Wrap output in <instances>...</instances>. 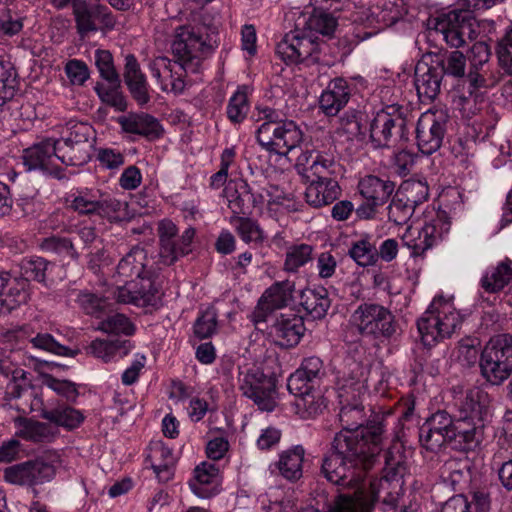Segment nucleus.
Instances as JSON below:
<instances>
[{
  "instance_id": "f257e3e1",
  "label": "nucleus",
  "mask_w": 512,
  "mask_h": 512,
  "mask_svg": "<svg viewBox=\"0 0 512 512\" xmlns=\"http://www.w3.org/2000/svg\"><path fill=\"white\" fill-rule=\"evenodd\" d=\"M343 429L335 436L333 451L324 459L322 472L331 483L354 488L353 495H339L328 512H371L378 496V487L383 490L393 484L395 492H389L383 499L384 509H393L399 499L406 471L404 455L399 443L385 455V475L380 480L364 482V473L372 468L381 451V425L363 427V411L357 405L344 406L340 411ZM318 512V511H303Z\"/></svg>"
},
{
  "instance_id": "f03ea898",
  "label": "nucleus",
  "mask_w": 512,
  "mask_h": 512,
  "mask_svg": "<svg viewBox=\"0 0 512 512\" xmlns=\"http://www.w3.org/2000/svg\"><path fill=\"white\" fill-rule=\"evenodd\" d=\"M147 254L144 249L134 247L119 262L116 272V301L137 307L155 305L157 287L147 268Z\"/></svg>"
},
{
  "instance_id": "7ed1b4c3",
  "label": "nucleus",
  "mask_w": 512,
  "mask_h": 512,
  "mask_svg": "<svg viewBox=\"0 0 512 512\" xmlns=\"http://www.w3.org/2000/svg\"><path fill=\"white\" fill-rule=\"evenodd\" d=\"M464 315L453 302V296L435 295L426 311L417 320L421 343L428 348L450 338L458 330Z\"/></svg>"
},
{
  "instance_id": "20e7f679",
  "label": "nucleus",
  "mask_w": 512,
  "mask_h": 512,
  "mask_svg": "<svg viewBox=\"0 0 512 512\" xmlns=\"http://www.w3.org/2000/svg\"><path fill=\"white\" fill-rule=\"evenodd\" d=\"M255 120L262 122L257 128L256 138L263 149L278 155H287L300 145L303 133L292 120H283L280 113L259 105L255 108Z\"/></svg>"
},
{
  "instance_id": "39448f33",
  "label": "nucleus",
  "mask_w": 512,
  "mask_h": 512,
  "mask_svg": "<svg viewBox=\"0 0 512 512\" xmlns=\"http://www.w3.org/2000/svg\"><path fill=\"white\" fill-rule=\"evenodd\" d=\"M223 195L235 215L247 213L251 206L260 213L273 215L279 211L285 200L283 191L277 186L255 189L242 179L228 182Z\"/></svg>"
},
{
  "instance_id": "423d86ee",
  "label": "nucleus",
  "mask_w": 512,
  "mask_h": 512,
  "mask_svg": "<svg viewBox=\"0 0 512 512\" xmlns=\"http://www.w3.org/2000/svg\"><path fill=\"white\" fill-rule=\"evenodd\" d=\"M449 230L450 221L446 211L432 207L424 211L421 219L413 221L406 228L401 239L413 256H419L440 243Z\"/></svg>"
},
{
  "instance_id": "0eeeda50",
  "label": "nucleus",
  "mask_w": 512,
  "mask_h": 512,
  "mask_svg": "<svg viewBox=\"0 0 512 512\" xmlns=\"http://www.w3.org/2000/svg\"><path fill=\"white\" fill-rule=\"evenodd\" d=\"M454 405L459 412V422L467 423V430H459L463 433L466 442L478 441L477 434L481 432L484 422L490 416V398L482 388L473 386L464 388L455 386L452 389Z\"/></svg>"
},
{
  "instance_id": "6e6552de",
  "label": "nucleus",
  "mask_w": 512,
  "mask_h": 512,
  "mask_svg": "<svg viewBox=\"0 0 512 512\" xmlns=\"http://www.w3.org/2000/svg\"><path fill=\"white\" fill-rule=\"evenodd\" d=\"M480 368L483 377L493 385L506 380L512 373V335H494L481 353Z\"/></svg>"
},
{
  "instance_id": "1a4fd4ad",
  "label": "nucleus",
  "mask_w": 512,
  "mask_h": 512,
  "mask_svg": "<svg viewBox=\"0 0 512 512\" xmlns=\"http://www.w3.org/2000/svg\"><path fill=\"white\" fill-rule=\"evenodd\" d=\"M210 48L204 36L192 26L177 28L171 42L174 59L180 61L191 73H197L201 69Z\"/></svg>"
},
{
  "instance_id": "9d476101",
  "label": "nucleus",
  "mask_w": 512,
  "mask_h": 512,
  "mask_svg": "<svg viewBox=\"0 0 512 512\" xmlns=\"http://www.w3.org/2000/svg\"><path fill=\"white\" fill-rule=\"evenodd\" d=\"M239 387L243 395L251 399L261 411L271 412L276 407V385L274 379L260 367L254 365L239 374Z\"/></svg>"
},
{
  "instance_id": "9b49d317",
  "label": "nucleus",
  "mask_w": 512,
  "mask_h": 512,
  "mask_svg": "<svg viewBox=\"0 0 512 512\" xmlns=\"http://www.w3.org/2000/svg\"><path fill=\"white\" fill-rule=\"evenodd\" d=\"M92 127L86 123L69 120L62 127L60 138L56 139L63 147L61 157L65 165L80 166L90 159L89 138L92 136Z\"/></svg>"
},
{
  "instance_id": "f8f14e48",
  "label": "nucleus",
  "mask_w": 512,
  "mask_h": 512,
  "mask_svg": "<svg viewBox=\"0 0 512 512\" xmlns=\"http://www.w3.org/2000/svg\"><path fill=\"white\" fill-rule=\"evenodd\" d=\"M350 323L360 334L389 337L394 333L393 315L382 305L364 303L357 307Z\"/></svg>"
},
{
  "instance_id": "ddd939ff",
  "label": "nucleus",
  "mask_w": 512,
  "mask_h": 512,
  "mask_svg": "<svg viewBox=\"0 0 512 512\" xmlns=\"http://www.w3.org/2000/svg\"><path fill=\"white\" fill-rule=\"evenodd\" d=\"M459 430H467L462 422L453 423L451 416L445 411H438L433 414L420 428V443L427 450L436 451L447 441L460 436L463 433Z\"/></svg>"
},
{
  "instance_id": "4468645a",
  "label": "nucleus",
  "mask_w": 512,
  "mask_h": 512,
  "mask_svg": "<svg viewBox=\"0 0 512 512\" xmlns=\"http://www.w3.org/2000/svg\"><path fill=\"white\" fill-rule=\"evenodd\" d=\"M447 119L442 110H428L421 114L416 125L417 146L421 153L431 155L441 147Z\"/></svg>"
},
{
  "instance_id": "2eb2a0df",
  "label": "nucleus",
  "mask_w": 512,
  "mask_h": 512,
  "mask_svg": "<svg viewBox=\"0 0 512 512\" xmlns=\"http://www.w3.org/2000/svg\"><path fill=\"white\" fill-rule=\"evenodd\" d=\"M62 153L63 147L57 144L56 139L48 138L23 151V164L27 171L52 174L60 169V164H65Z\"/></svg>"
},
{
  "instance_id": "dca6fc26",
  "label": "nucleus",
  "mask_w": 512,
  "mask_h": 512,
  "mask_svg": "<svg viewBox=\"0 0 512 512\" xmlns=\"http://www.w3.org/2000/svg\"><path fill=\"white\" fill-rule=\"evenodd\" d=\"M160 239L159 256L165 265L173 264L179 257L191 251L195 236L192 227L187 228L179 239H176L177 227L171 220H162L158 226Z\"/></svg>"
},
{
  "instance_id": "f3484780",
  "label": "nucleus",
  "mask_w": 512,
  "mask_h": 512,
  "mask_svg": "<svg viewBox=\"0 0 512 512\" xmlns=\"http://www.w3.org/2000/svg\"><path fill=\"white\" fill-rule=\"evenodd\" d=\"M404 120L395 105L376 112L370 126V137L376 147H389L403 134Z\"/></svg>"
},
{
  "instance_id": "a211bd4d",
  "label": "nucleus",
  "mask_w": 512,
  "mask_h": 512,
  "mask_svg": "<svg viewBox=\"0 0 512 512\" xmlns=\"http://www.w3.org/2000/svg\"><path fill=\"white\" fill-rule=\"evenodd\" d=\"M148 69L163 92L179 94L185 88V74L191 73L180 61L159 56L148 63Z\"/></svg>"
},
{
  "instance_id": "6ab92c4d",
  "label": "nucleus",
  "mask_w": 512,
  "mask_h": 512,
  "mask_svg": "<svg viewBox=\"0 0 512 512\" xmlns=\"http://www.w3.org/2000/svg\"><path fill=\"white\" fill-rule=\"evenodd\" d=\"M3 476L12 485H38L51 481L55 476V468L43 461H28L7 467Z\"/></svg>"
},
{
  "instance_id": "aec40b11",
  "label": "nucleus",
  "mask_w": 512,
  "mask_h": 512,
  "mask_svg": "<svg viewBox=\"0 0 512 512\" xmlns=\"http://www.w3.org/2000/svg\"><path fill=\"white\" fill-rule=\"evenodd\" d=\"M336 162L328 154L315 151H305L296 162L298 173L307 183L333 180L330 175L335 172Z\"/></svg>"
},
{
  "instance_id": "412c9836",
  "label": "nucleus",
  "mask_w": 512,
  "mask_h": 512,
  "mask_svg": "<svg viewBox=\"0 0 512 512\" xmlns=\"http://www.w3.org/2000/svg\"><path fill=\"white\" fill-rule=\"evenodd\" d=\"M73 9L77 28L81 35L97 30L98 23L110 29L114 26V19L105 6L99 5L97 0L89 3L83 0H74Z\"/></svg>"
},
{
  "instance_id": "4be33fe9",
  "label": "nucleus",
  "mask_w": 512,
  "mask_h": 512,
  "mask_svg": "<svg viewBox=\"0 0 512 512\" xmlns=\"http://www.w3.org/2000/svg\"><path fill=\"white\" fill-rule=\"evenodd\" d=\"M317 50V44L298 31L286 34L276 48L277 55L287 64H297L312 56Z\"/></svg>"
},
{
  "instance_id": "5701e85b",
  "label": "nucleus",
  "mask_w": 512,
  "mask_h": 512,
  "mask_svg": "<svg viewBox=\"0 0 512 512\" xmlns=\"http://www.w3.org/2000/svg\"><path fill=\"white\" fill-rule=\"evenodd\" d=\"M28 283L0 272V314H7L28 300Z\"/></svg>"
},
{
  "instance_id": "b1692460",
  "label": "nucleus",
  "mask_w": 512,
  "mask_h": 512,
  "mask_svg": "<svg viewBox=\"0 0 512 512\" xmlns=\"http://www.w3.org/2000/svg\"><path fill=\"white\" fill-rule=\"evenodd\" d=\"M302 317L292 313H282L271 328L275 342L281 347H292L299 343L304 334Z\"/></svg>"
},
{
  "instance_id": "393cba45",
  "label": "nucleus",
  "mask_w": 512,
  "mask_h": 512,
  "mask_svg": "<svg viewBox=\"0 0 512 512\" xmlns=\"http://www.w3.org/2000/svg\"><path fill=\"white\" fill-rule=\"evenodd\" d=\"M123 133L155 139L162 134L159 121L146 113H129L117 118Z\"/></svg>"
},
{
  "instance_id": "a878e982",
  "label": "nucleus",
  "mask_w": 512,
  "mask_h": 512,
  "mask_svg": "<svg viewBox=\"0 0 512 512\" xmlns=\"http://www.w3.org/2000/svg\"><path fill=\"white\" fill-rule=\"evenodd\" d=\"M189 485L198 498L208 499L216 496L221 490L218 468L214 464L202 462L196 467L195 479Z\"/></svg>"
},
{
  "instance_id": "bb28decb",
  "label": "nucleus",
  "mask_w": 512,
  "mask_h": 512,
  "mask_svg": "<svg viewBox=\"0 0 512 512\" xmlns=\"http://www.w3.org/2000/svg\"><path fill=\"white\" fill-rule=\"evenodd\" d=\"M311 381L298 369L290 375L287 381L289 392L297 397L296 406L305 409L309 416L317 414L322 408V401L316 399L310 391Z\"/></svg>"
},
{
  "instance_id": "cd10ccee",
  "label": "nucleus",
  "mask_w": 512,
  "mask_h": 512,
  "mask_svg": "<svg viewBox=\"0 0 512 512\" xmlns=\"http://www.w3.org/2000/svg\"><path fill=\"white\" fill-rule=\"evenodd\" d=\"M441 72L421 61L415 67V87L421 101H432L440 91Z\"/></svg>"
},
{
  "instance_id": "c85d7f7f",
  "label": "nucleus",
  "mask_w": 512,
  "mask_h": 512,
  "mask_svg": "<svg viewBox=\"0 0 512 512\" xmlns=\"http://www.w3.org/2000/svg\"><path fill=\"white\" fill-rule=\"evenodd\" d=\"M350 96L347 81L332 80L320 96V107L328 116L336 115L348 102Z\"/></svg>"
},
{
  "instance_id": "c756f323",
  "label": "nucleus",
  "mask_w": 512,
  "mask_h": 512,
  "mask_svg": "<svg viewBox=\"0 0 512 512\" xmlns=\"http://www.w3.org/2000/svg\"><path fill=\"white\" fill-rule=\"evenodd\" d=\"M151 467L161 482H166L172 477V466L176 459L172 449L160 440L152 441L148 455Z\"/></svg>"
},
{
  "instance_id": "7c9ffc66",
  "label": "nucleus",
  "mask_w": 512,
  "mask_h": 512,
  "mask_svg": "<svg viewBox=\"0 0 512 512\" xmlns=\"http://www.w3.org/2000/svg\"><path fill=\"white\" fill-rule=\"evenodd\" d=\"M294 288L295 285L291 281L276 282L263 293L258 308L263 311H271L286 306L292 299Z\"/></svg>"
},
{
  "instance_id": "2f4dec72",
  "label": "nucleus",
  "mask_w": 512,
  "mask_h": 512,
  "mask_svg": "<svg viewBox=\"0 0 512 512\" xmlns=\"http://www.w3.org/2000/svg\"><path fill=\"white\" fill-rule=\"evenodd\" d=\"M89 353L105 363L114 361L127 355L132 349L131 343L126 340H107L97 338L88 347Z\"/></svg>"
},
{
  "instance_id": "473e14b6",
  "label": "nucleus",
  "mask_w": 512,
  "mask_h": 512,
  "mask_svg": "<svg viewBox=\"0 0 512 512\" xmlns=\"http://www.w3.org/2000/svg\"><path fill=\"white\" fill-rule=\"evenodd\" d=\"M359 192L369 202L374 205L384 204L392 192L394 184L391 181L382 180L376 176H366L359 182Z\"/></svg>"
},
{
  "instance_id": "72a5a7b5",
  "label": "nucleus",
  "mask_w": 512,
  "mask_h": 512,
  "mask_svg": "<svg viewBox=\"0 0 512 512\" xmlns=\"http://www.w3.org/2000/svg\"><path fill=\"white\" fill-rule=\"evenodd\" d=\"M340 194V187L335 180L309 182L305 197L307 203L314 207L328 205Z\"/></svg>"
},
{
  "instance_id": "f704fd0d",
  "label": "nucleus",
  "mask_w": 512,
  "mask_h": 512,
  "mask_svg": "<svg viewBox=\"0 0 512 512\" xmlns=\"http://www.w3.org/2000/svg\"><path fill=\"white\" fill-rule=\"evenodd\" d=\"M300 305L312 319L323 318L330 307L326 289H304L300 294Z\"/></svg>"
},
{
  "instance_id": "c9c22d12",
  "label": "nucleus",
  "mask_w": 512,
  "mask_h": 512,
  "mask_svg": "<svg viewBox=\"0 0 512 512\" xmlns=\"http://www.w3.org/2000/svg\"><path fill=\"white\" fill-rule=\"evenodd\" d=\"M303 461V447L295 446L279 455L277 468L284 478L290 481H295L302 476Z\"/></svg>"
},
{
  "instance_id": "e433bc0d",
  "label": "nucleus",
  "mask_w": 512,
  "mask_h": 512,
  "mask_svg": "<svg viewBox=\"0 0 512 512\" xmlns=\"http://www.w3.org/2000/svg\"><path fill=\"white\" fill-rule=\"evenodd\" d=\"M401 16V10L393 1L384 0L368 8L367 22L382 28L394 24Z\"/></svg>"
},
{
  "instance_id": "4c0bfd02",
  "label": "nucleus",
  "mask_w": 512,
  "mask_h": 512,
  "mask_svg": "<svg viewBox=\"0 0 512 512\" xmlns=\"http://www.w3.org/2000/svg\"><path fill=\"white\" fill-rule=\"evenodd\" d=\"M512 282V261H504L488 270L482 278V286L488 292H497Z\"/></svg>"
},
{
  "instance_id": "58836bf2",
  "label": "nucleus",
  "mask_w": 512,
  "mask_h": 512,
  "mask_svg": "<svg viewBox=\"0 0 512 512\" xmlns=\"http://www.w3.org/2000/svg\"><path fill=\"white\" fill-rule=\"evenodd\" d=\"M97 215L110 222L126 221L131 218L126 202L104 194H101Z\"/></svg>"
},
{
  "instance_id": "ea45409f",
  "label": "nucleus",
  "mask_w": 512,
  "mask_h": 512,
  "mask_svg": "<svg viewBox=\"0 0 512 512\" xmlns=\"http://www.w3.org/2000/svg\"><path fill=\"white\" fill-rule=\"evenodd\" d=\"M113 290L116 288L109 287L102 296L98 293L82 291L78 294L77 302L87 314L98 316L108 307L111 297L116 299V295L112 293Z\"/></svg>"
},
{
  "instance_id": "a19ab883",
  "label": "nucleus",
  "mask_w": 512,
  "mask_h": 512,
  "mask_svg": "<svg viewBox=\"0 0 512 512\" xmlns=\"http://www.w3.org/2000/svg\"><path fill=\"white\" fill-rule=\"evenodd\" d=\"M229 222L245 243L260 244L264 241L263 230L252 219L234 215Z\"/></svg>"
},
{
  "instance_id": "79ce46f5",
  "label": "nucleus",
  "mask_w": 512,
  "mask_h": 512,
  "mask_svg": "<svg viewBox=\"0 0 512 512\" xmlns=\"http://www.w3.org/2000/svg\"><path fill=\"white\" fill-rule=\"evenodd\" d=\"M249 87L240 86L230 97L227 116L233 123H241L247 116L250 105L248 102Z\"/></svg>"
},
{
  "instance_id": "37998d69",
  "label": "nucleus",
  "mask_w": 512,
  "mask_h": 512,
  "mask_svg": "<svg viewBox=\"0 0 512 512\" xmlns=\"http://www.w3.org/2000/svg\"><path fill=\"white\" fill-rule=\"evenodd\" d=\"M97 330L114 335L132 336L136 327L124 314L116 313L99 322Z\"/></svg>"
},
{
  "instance_id": "c03bdc74",
  "label": "nucleus",
  "mask_w": 512,
  "mask_h": 512,
  "mask_svg": "<svg viewBox=\"0 0 512 512\" xmlns=\"http://www.w3.org/2000/svg\"><path fill=\"white\" fill-rule=\"evenodd\" d=\"M398 197L403 198L410 205L416 208L417 205L427 200L429 188L425 181L407 180L404 181L396 192Z\"/></svg>"
},
{
  "instance_id": "a18cd8bd",
  "label": "nucleus",
  "mask_w": 512,
  "mask_h": 512,
  "mask_svg": "<svg viewBox=\"0 0 512 512\" xmlns=\"http://www.w3.org/2000/svg\"><path fill=\"white\" fill-rule=\"evenodd\" d=\"M496 82L495 75L485 68H471L466 80L468 92L471 95L478 94L481 97Z\"/></svg>"
},
{
  "instance_id": "49530a36",
  "label": "nucleus",
  "mask_w": 512,
  "mask_h": 512,
  "mask_svg": "<svg viewBox=\"0 0 512 512\" xmlns=\"http://www.w3.org/2000/svg\"><path fill=\"white\" fill-rule=\"evenodd\" d=\"M95 90L103 103L114 107L118 111H124L126 109L125 98L119 90V79L115 82L107 81V83H98Z\"/></svg>"
},
{
  "instance_id": "de8ad7c7",
  "label": "nucleus",
  "mask_w": 512,
  "mask_h": 512,
  "mask_svg": "<svg viewBox=\"0 0 512 512\" xmlns=\"http://www.w3.org/2000/svg\"><path fill=\"white\" fill-rule=\"evenodd\" d=\"M349 255L362 267L372 266L378 260L377 249L367 238L355 241L349 250Z\"/></svg>"
},
{
  "instance_id": "09e8293b",
  "label": "nucleus",
  "mask_w": 512,
  "mask_h": 512,
  "mask_svg": "<svg viewBox=\"0 0 512 512\" xmlns=\"http://www.w3.org/2000/svg\"><path fill=\"white\" fill-rule=\"evenodd\" d=\"M16 435L31 441H41L48 436V428L45 424L18 417L14 420Z\"/></svg>"
},
{
  "instance_id": "8fccbe9b",
  "label": "nucleus",
  "mask_w": 512,
  "mask_h": 512,
  "mask_svg": "<svg viewBox=\"0 0 512 512\" xmlns=\"http://www.w3.org/2000/svg\"><path fill=\"white\" fill-rule=\"evenodd\" d=\"M17 76L11 63L0 61V106L10 101L16 92Z\"/></svg>"
},
{
  "instance_id": "3c124183",
  "label": "nucleus",
  "mask_w": 512,
  "mask_h": 512,
  "mask_svg": "<svg viewBox=\"0 0 512 512\" xmlns=\"http://www.w3.org/2000/svg\"><path fill=\"white\" fill-rule=\"evenodd\" d=\"M43 417L50 422L68 429L78 427L83 421L82 414L71 407L53 409L43 413Z\"/></svg>"
},
{
  "instance_id": "603ef678",
  "label": "nucleus",
  "mask_w": 512,
  "mask_h": 512,
  "mask_svg": "<svg viewBox=\"0 0 512 512\" xmlns=\"http://www.w3.org/2000/svg\"><path fill=\"white\" fill-rule=\"evenodd\" d=\"M324 9H315L307 21L309 30L324 36H331L337 27V20L334 16L323 11Z\"/></svg>"
},
{
  "instance_id": "864d4df0",
  "label": "nucleus",
  "mask_w": 512,
  "mask_h": 512,
  "mask_svg": "<svg viewBox=\"0 0 512 512\" xmlns=\"http://www.w3.org/2000/svg\"><path fill=\"white\" fill-rule=\"evenodd\" d=\"M101 193L99 191H80L71 201V207L81 214H98Z\"/></svg>"
},
{
  "instance_id": "5fc2aeb1",
  "label": "nucleus",
  "mask_w": 512,
  "mask_h": 512,
  "mask_svg": "<svg viewBox=\"0 0 512 512\" xmlns=\"http://www.w3.org/2000/svg\"><path fill=\"white\" fill-rule=\"evenodd\" d=\"M312 247L307 244H300L291 247L286 253L284 269L288 272H296L311 260Z\"/></svg>"
},
{
  "instance_id": "6e6d98bb",
  "label": "nucleus",
  "mask_w": 512,
  "mask_h": 512,
  "mask_svg": "<svg viewBox=\"0 0 512 512\" xmlns=\"http://www.w3.org/2000/svg\"><path fill=\"white\" fill-rule=\"evenodd\" d=\"M53 266L43 258H34L26 260L22 263V275L23 280H36L38 282H44L47 278V274L50 272Z\"/></svg>"
},
{
  "instance_id": "4d7b16f0",
  "label": "nucleus",
  "mask_w": 512,
  "mask_h": 512,
  "mask_svg": "<svg viewBox=\"0 0 512 512\" xmlns=\"http://www.w3.org/2000/svg\"><path fill=\"white\" fill-rule=\"evenodd\" d=\"M269 504L265 507L266 512H293V494L280 488L270 489L268 493Z\"/></svg>"
},
{
  "instance_id": "13d9d810",
  "label": "nucleus",
  "mask_w": 512,
  "mask_h": 512,
  "mask_svg": "<svg viewBox=\"0 0 512 512\" xmlns=\"http://www.w3.org/2000/svg\"><path fill=\"white\" fill-rule=\"evenodd\" d=\"M467 468L468 465L465 461L450 459L441 467L440 476L445 483L454 488L465 478Z\"/></svg>"
},
{
  "instance_id": "bf43d9fd",
  "label": "nucleus",
  "mask_w": 512,
  "mask_h": 512,
  "mask_svg": "<svg viewBox=\"0 0 512 512\" xmlns=\"http://www.w3.org/2000/svg\"><path fill=\"white\" fill-rule=\"evenodd\" d=\"M194 335L199 339H206L216 333L217 315L213 309H207L201 313L194 323Z\"/></svg>"
},
{
  "instance_id": "052dcab7",
  "label": "nucleus",
  "mask_w": 512,
  "mask_h": 512,
  "mask_svg": "<svg viewBox=\"0 0 512 512\" xmlns=\"http://www.w3.org/2000/svg\"><path fill=\"white\" fill-rule=\"evenodd\" d=\"M415 208L396 193L388 206L389 220L397 225L405 224L413 215Z\"/></svg>"
},
{
  "instance_id": "680f3d73",
  "label": "nucleus",
  "mask_w": 512,
  "mask_h": 512,
  "mask_svg": "<svg viewBox=\"0 0 512 512\" xmlns=\"http://www.w3.org/2000/svg\"><path fill=\"white\" fill-rule=\"evenodd\" d=\"M7 393L13 398L34 395V392L30 388V381L27 378V373L23 369L15 368L12 370V379L7 386Z\"/></svg>"
},
{
  "instance_id": "e2e57ef3",
  "label": "nucleus",
  "mask_w": 512,
  "mask_h": 512,
  "mask_svg": "<svg viewBox=\"0 0 512 512\" xmlns=\"http://www.w3.org/2000/svg\"><path fill=\"white\" fill-rule=\"evenodd\" d=\"M41 247L48 252L66 255L71 258L78 257L72 242L68 238L58 236L47 237L42 241Z\"/></svg>"
},
{
  "instance_id": "0e129e2a",
  "label": "nucleus",
  "mask_w": 512,
  "mask_h": 512,
  "mask_svg": "<svg viewBox=\"0 0 512 512\" xmlns=\"http://www.w3.org/2000/svg\"><path fill=\"white\" fill-rule=\"evenodd\" d=\"M466 58L460 51H452L442 59V70L453 77H462L465 73Z\"/></svg>"
},
{
  "instance_id": "69168bd1",
  "label": "nucleus",
  "mask_w": 512,
  "mask_h": 512,
  "mask_svg": "<svg viewBox=\"0 0 512 512\" xmlns=\"http://www.w3.org/2000/svg\"><path fill=\"white\" fill-rule=\"evenodd\" d=\"M95 64L101 77L106 81L118 80V74L114 68L113 58L107 50H97L95 52Z\"/></svg>"
},
{
  "instance_id": "338daca9",
  "label": "nucleus",
  "mask_w": 512,
  "mask_h": 512,
  "mask_svg": "<svg viewBox=\"0 0 512 512\" xmlns=\"http://www.w3.org/2000/svg\"><path fill=\"white\" fill-rule=\"evenodd\" d=\"M124 154L115 148H100L97 152V160L103 168L115 170L124 164Z\"/></svg>"
},
{
  "instance_id": "774afa93",
  "label": "nucleus",
  "mask_w": 512,
  "mask_h": 512,
  "mask_svg": "<svg viewBox=\"0 0 512 512\" xmlns=\"http://www.w3.org/2000/svg\"><path fill=\"white\" fill-rule=\"evenodd\" d=\"M497 56L501 67L512 75V27L499 42Z\"/></svg>"
}]
</instances>
